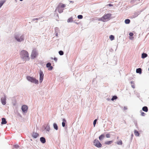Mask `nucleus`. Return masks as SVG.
I'll return each mask as SVG.
<instances>
[{
  "mask_svg": "<svg viewBox=\"0 0 149 149\" xmlns=\"http://www.w3.org/2000/svg\"><path fill=\"white\" fill-rule=\"evenodd\" d=\"M28 107L26 105H23L22 107V109L24 113H26L28 110Z\"/></svg>",
  "mask_w": 149,
  "mask_h": 149,
  "instance_id": "9",
  "label": "nucleus"
},
{
  "mask_svg": "<svg viewBox=\"0 0 149 149\" xmlns=\"http://www.w3.org/2000/svg\"><path fill=\"white\" fill-rule=\"evenodd\" d=\"M117 97L116 96H113V97H112V98L111 99V100L113 101V100H116V99H117Z\"/></svg>",
  "mask_w": 149,
  "mask_h": 149,
  "instance_id": "29",
  "label": "nucleus"
},
{
  "mask_svg": "<svg viewBox=\"0 0 149 149\" xmlns=\"http://www.w3.org/2000/svg\"><path fill=\"white\" fill-rule=\"evenodd\" d=\"M134 134L135 135L137 136H139V132L136 130L134 131Z\"/></svg>",
  "mask_w": 149,
  "mask_h": 149,
  "instance_id": "19",
  "label": "nucleus"
},
{
  "mask_svg": "<svg viewBox=\"0 0 149 149\" xmlns=\"http://www.w3.org/2000/svg\"><path fill=\"white\" fill-rule=\"evenodd\" d=\"M97 120V119H95L93 121V124L94 127L95 126V125L96 124Z\"/></svg>",
  "mask_w": 149,
  "mask_h": 149,
  "instance_id": "33",
  "label": "nucleus"
},
{
  "mask_svg": "<svg viewBox=\"0 0 149 149\" xmlns=\"http://www.w3.org/2000/svg\"><path fill=\"white\" fill-rule=\"evenodd\" d=\"M133 38V37L132 38V37H131V38H130V39H132Z\"/></svg>",
  "mask_w": 149,
  "mask_h": 149,
  "instance_id": "47",
  "label": "nucleus"
},
{
  "mask_svg": "<svg viewBox=\"0 0 149 149\" xmlns=\"http://www.w3.org/2000/svg\"><path fill=\"white\" fill-rule=\"evenodd\" d=\"M73 21L72 18L71 17L68 19L67 20L68 22H72Z\"/></svg>",
  "mask_w": 149,
  "mask_h": 149,
  "instance_id": "25",
  "label": "nucleus"
},
{
  "mask_svg": "<svg viewBox=\"0 0 149 149\" xmlns=\"http://www.w3.org/2000/svg\"><path fill=\"white\" fill-rule=\"evenodd\" d=\"M108 5H109V6H113V5H112V4H109Z\"/></svg>",
  "mask_w": 149,
  "mask_h": 149,
  "instance_id": "43",
  "label": "nucleus"
},
{
  "mask_svg": "<svg viewBox=\"0 0 149 149\" xmlns=\"http://www.w3.org/2000/svg\"><path fill=\"white\" fill-rule=\"evenodd\" d=\"M148 70H149V68H148Z\"/></svg>",
  "mask_w": 149,
  "mask_h": 149,
  "instance_id": "49",
  "label": "nucleus"
},
{
  "mask_svg": "<svg viewBox=\"0 0 149 149\" xmlns=\"http://www.w3.org/2000/svg\"><path fill=\"white\" fill-rule=\"evenodd\" d=\"M49 70H51L53 69L52 66H46Z\"/></svg>",
  "mask_w": 149,
  "mask_h": 149,
  "instance_id": "26",
  "label": "nucleus"
},
{
  "mask_svg": "<svg viewBox=\"0 0 149 149\" xmlns=\"http://www.w3.org/2000/svg\"><path fill=\"white\" fill-rule=\"evenodd\" d=\"M104 134H102L99 136V138L100 140H102L104 138Z\"/></svg>",
  "mask_w": 149,
  "mask_h": 149,
  "instance_id": "21",
  "label": "nucleus"
},
{
  "mask_svg": "<svg viewBox=\"0 0 149 149\" xmlns=\"http://www.w3.org/2000/svg\"><path fill=\"white\" fill-rule=\"evenodd\" d=\"M13 146H14V148H17L19 147V146L18 145H14Z\"/></svg>",
  "mask_w": 149,
  "mask_h": 149,
  "instance_id": "32",
  "label": "nucleus"
},
{
  "mask_svg": "<svg viewBox=\"0 0 149 149\" xmlns=\"http://www.w3.org/2000/svg\"><path fill=\"white\" fill-rule=\"evenodd\" d=\"M142 11H138L134 12L132 16L133 18H135L139 15Z\"/></svg>",
  "mask_w": 149,
  "mask_h": 149,
  "instance_id": "10",
  "label": "nucleus"
},
{
  "mask_svg": "<svg viewBox=\"0 0 149 149\" xmlns=\"http://www.w3.org/2000/svg\"><path fill=\"white\" fill-rule=\"evenodd\" d=\"M125 22L126 24H128L130 22V20L128 19H126L125 20Z\"/></svg>",
  "mask_w": 149,
  "mask_h": 149,
  "instance_id": "24",
  "label": "nucleus"
},
{
  "mask_svg": "<svg viewBox=\"0 0 149 149\" xmlns=\"http://www.w3.org/2000/svg\"><path fill=\"white\" fill-rule=\"evenodd\" d=\"M39 74H40V79H39V81L40 83H41L43 79L44 78V74L43 72L40 70L39 71Z\"/></svg>",
  "mask_w": 149,
  "mask_h": 149,
  "instance_id": "8",
  "label": "nucleus"
},
{
  "mask_svg": "<svg viewBox=\"0 0 149 149\" xmlns=\"http://www.w3.org/2000/svg\"><path fill=\"white\" fill-rule=\"evenodd\" d=\"M21 58L24 61H28L30 57L28 52L26 50H23L21 51L20 53Z\"/></svg>",
  "mask_w": 149,
  "mask_h": 149,
  "instance_id": "1",
  "label": "nucleus"
},
{
  "mask_svg": "<svg viewBox=\"0 0 149 149\" xmlns=\"http://www.w3.org/2000/svg\"><path fill=\"white\" fill-rule=\"evenodd\" d=\"M53 126L54 128L56 130H58V127L56 123H54L53 124Z\"/></svg>",
  "mask_w": 149,
  "mask_h": 149,
  "instance_id": "22",
  "label": "nucleus"
},
{
  "mask_svg": "<svg viewBox=\"0 0 149 149\" xmlns=\"http://www.w3.org/2000/svg\"><path fill=\"white\" fill-rule=\"evenodd\" d=\"M133 33H129V35L130 36H132L133 35Z\"/></svg>",
  "mask_w": 149,
  "mask_h": 149,
  "instance_id": "38",
  "label": "nucleus"
},
{
  "mask_svg": "<svg viewBox=\"0 0 149 149\" xmlns=\"http://www.w3.org/2000/svg\"><path fill=\"white\" fill-rule=\"evenodd\" d=\"M94 145L98 148H100L102 147V145L99 141L97 139H95L93 142Z\"/></svg>",
  "mask_w": 149,
  "mask_h": 149,
  "instance_id": "7",
  "label": "nucleus"
},
{
  "mask_svg": "<svg viewBox=\"0 0 149 149\" xmlns=\"http://www.w3.org/2000/svg\"><path fill=\"white\" fill-rule=\"evenodd\" d=\"M1 124H6L7 123V122L6 121V119L4 118H2V119Z\"/></svg>",
  "mask_w": 149,
  "mask_h": 149,
  "instance_id": "14",
  "label": "nucleus"
},
{
  "mask_svg": "<svg viewBox=\"0 0 149 149\" xmlns=\"http://www.w3.org/2000/svg\"><path fill=\"white\" fill-rule=\"evenodd\" d=\"M114 36L112 35H111L109 36V38L111 40H112L114 39Z\"/></svg>",
  "mask_w": 149,
  "mask_h": 149,
  "instance_id": "27",
  "label": "nucleus"
},
{
  "mask_svg": "<svg viewBox=\"0 0 149 149\" xmlns=\"http://www.w3.org/2000/svg\"><path fill=\"white\" fill-rule=\"evenodd\" d=\"M6 99L5 96L3 97H2L1 99V101L2 104L3 105H5L6 103Z\"/></svg>",
  "mask_w": 149,
  "mask_h": 149,
  "instance_id": "11",
  "label": "nucleus"
},
{
  "mask_svg": "<svg viewBox=\"0 0 149 149\" xmlns=\"http://www.w3.org/2000/svg\"><path fill=\"white\" fill-rule=\"evenodd\" d=\"M14 37L15 40L18 42L23 41L24 40V35H21L19 34H17L15 35Z\"/></svg>",
  "mask_w": 149,
  "mask_h": 149,
  "instance_id": "2",
  "label": "nucleus"
},
{
  "mask_svg": "<svg viewBox=\"0 0 149 149\" xmlns=\"http://www.w3.org/2000/svg\"><path fill=\"white\" fill-rule=\"evenodd\" d=\"M106 137L107 138H110V134H106Z\"/></svg>",
  "mask_w": 149,
  "mask_h": 149,
  "instance_id": "36",
  "label": "nucleus"
},
{
  "mask_svg": "<svg viewBox=\"0 0 149 149\" xmlns=\"http://www.w3.org/2000/svg\"><path fill=\"white\" fill-rule=\"evenodd\" d=\"M54 60L56 62L57 61V58H55L54 59Z\"/></svg>",
  "mask_w": 149,
  "mask_h": 149,
  "instance_id": "40",
  "label": "nucleus"
},
{
  "mask_svg": "<svg viewBox=\"0 0 149 149\" xmlns=\"http://www.w3.org/2000/svg\"><path fill=\"white\" fill-rule=\"evenodd\" d=\"M70 3H74V1H70Z\"/></svg>",
  "mask_w": 149,
  "mask_h": 149,
  "instance_id": "42",
  "label": "nucleus"
},
{
  "mask_svg": "<svg viewBox=\"0 0 149 149\" xmlns=\"http://www.w3.org/2000/svg\"><path fill=\"white\" fill-rule=\"evenodd\" d=\"M77 18L79 19H81L83 18V16L81 15H78L77 16Z\"/></svg>",
  "mask_w": 149,
  "mask_h": 149,
  "instance_id": "31",
  "label": "nucleus"
},
{
  "mask_svg": "<svg viewBox=\"0 0 149 149\" xmlns=\"http://www.w3.org/2000/svg\"><path fill=\"white\" fill-rule=\"evenodd\" d=\"M132 87L133 88H135V86H134V85H132Z\"/></svg>",
  "mask_w": 149,
  "mask_h": 149,
  "instance_id": "44",
  "label": "nucleus"
},
{
  "mask_svg": "<svg viewBox=\"0 0 149 149\" xmlns=\"http://www.w3.org/2000/svg\"><path fill=\"white\" fill-rule=\"evenodd\" d=\"M134 0H132L131 1V3H134Z\"/></svg>",
  "mask_w": 149,
  "mask_h": 149,
  "instance_id": "45",
  "label": "nucleus"
},
{
  "mask_svg": "<svg viewBox=\"0 0 149 149\" xmlns=\"http://www.w3.org/2000/svg\"><path fill=\"white\" fill-rule=\"evenodd\" d=\"M56 33V36H58V33Z\"/></svg>",
  "mask_w": 149,
  "mask_h": 149,
  "instance_id": "41",
  "label": "nucleus"
},
{
  "mask_svg": "<svg viewBox=\"0 0 149 149\" xmlns=\"http://www.w3.org/2000/svg\"><path fill=\"white\" fill-rule=\"evenodd\" d=\"M111 15V14H105L102 17L100 18L99 20L104 22L108 21Z\"/></svg>",
  "mask_w": 149,
  "mask_h": 149,
  "instance_id": "4",
  "label": "nucleus"
},
{
  "mask_svg": "<svg viewBox=\"0 0 149 149\" xmlns=\"http://www.w3.org/2000/svg\"><path fill=\"white\" fill-rule=\"evenodd\" d=\"M55 33H58L59 31V30L58 28L56 27L55 29Z\"/></svg>",
  "mask_w": 149,
  "mask_h": 149,
  "instance_id": "28",
  "label": "nucleus"
},
{
  "mask_svg": "<svg viewBox=\"0 0 149 149\" xmlns=\"http://www.w3.org/2000/svg\"><path fill=\"white\" fill-rule=\"evenodd\" d=\"M63 122L62 123V125L63 127H64L65 126V123H66V120L65 119H63Z\"/></svg>",
  "mask_w": 149,
  "mask_h": 149,
  "instance_id": "20",
  "label": "nucleus"
},
{
  "mask_svg": "<svg viewBox=\"0 0 149 149\" xmlns=\"http://www.w3.org/2000/svg\"><path fill=\"white\" fill-rule=\"evenodd\" d=\"M27 80L35 84H38V81L33 77L28 76L26 77Z\"/></svg>",
  "mask_w": 149,
  "mask_h": 149,
  "instance_id": "5",
  "label": "nucleus"
},
{
  "mask_svg": "<svg viewBox=\"0 0 149 149\" xmlns=\"http://www.w3.org/2000/svg\"><path fill=\"white\" fill-rule=\"evenodd\" d=\"M38 55L36 49H34L32 50L31 55V59H33L36 57Z\"/></svg>",
  "mask_w": 149,
  "mask_h": 149,
  "instance_id": "6",
  "label": "nucleus"
},
{
  "mask_svg": "<svg viewBox=\"0 0 149 149\" xmlns=\"http://www.w3.org/2000/svg\"><path fill=\"white\" fill-rule=\"evenodd\" d=\"M118 138H119V137H118H118H117V139H118Z\"/></svg>",
  "mask_w": 149,
  "mask_h": 149,
  "instance_id": "48",
  "label": "nucleus"
},
{
  "mask_svg": "<svg viewBox=\"0 0 149 149\" xmlns=\"http://www.w3.org/2000/svg\"><path fill=\"white\" fill-rule=\"evenodd\" d=\"M66 5L63 4L61 3H59L56 10H57L59 13H61L63 12V8L66 7Z\"/></svg>",
  "mask_w": 149,
  "mask_h": 149,
  "instance_id": "3",
  "label": "nucleus"
},
{
  "mask_svg": "<svg viewBox=\"0 0 149 149\" xmlns=\"http://www.w3.org/2000/svg\"><path fill=\"white\" fill-rule=\"evenodd\" d=\"M145 114H146L143 112H142L141 113V115L142 116H144Z\"/></svg>",
  "mask_w": 149,
  "mask_h": 149,
  "instance_id": "37",
  "label": "nucleus"
},
{
  "mask_svg": "<svg viewBox=\"0 0 149 149\" xmlns=\"http://www.w3.org/2000/svg\"><path fill=\"white\" fill-rule=\"evenodd\" d=\"M4 2H0V8L1 7L3 4Z\"/></svg>",
  "mask_w": 149,
  "mask_h": 149,
  "instance_id": "34",
  "label": "nucleus"
},
{
  "mask_svg": "<svg viewBox=\"0 0 149 149\" xmlns=\"http://www.w3.org/2000/svg\"><path fill=\"white\" fill-rule=\"evenodd\" d=\"M38 136V133L34 132H33L32 135V137L35 138H37Z\"/></svg>",
  "mask_w": 149,
  "mask_h": 149,
  "instance_id": "12",
  "label": "nucleus"
},
{
  "mask_svg": "<svg viewBox=\"0 0 149 149\" xmlns=\"http://www.w3.org/2000/svg\"><path fill=\"white\" fill-rule=\"evenodd\" d=\"M58 53L59 54L61 55H63L64 54L63 52L62 51H60Z\"/></svg>",
  "mask_w": 149,
  "mask_h": 149,
  "instance_id": "30",
  "label": "nucleus"
},
{
  "mask_svg": "<svg viewBox=\"0 0 149 149\" xmlns=\"http://www.w3.org/2000/svg\"><path fill=\"white\" fill-rule=\"evenodd\" d=\"M40 19V18H34V19H32V21H35V20H38V19Z\"/></svg>",
  "mask_w": 149,
  "mask_h": 149,
  "instance_id": "35",
  "label": "nucleus"
},
{
  "mask_svg": "<svg viewBox=\"0 0 149 149\" xmlns=\"http://www.w3.org/2000/svg\"><path fill=\"white\" fill-rule=\"evenodd\" d=\"M40 139L41 142L43 143H45L46 142L45 139L44 137H41Z\"/></svg>",
  "mask_w": 149,
  "mask_h": 149,
  "instance_id": "13",
  "label": "nucleus"
},
{
  "mask_svg": "<svg viewBox=\"0 0 149 149\" xmlns=\"http://www.w3.org/2000/svg\"><path fill=\"white\" fill-rule=\"evenodd\" d=\"M117 144L118 145H122L123 144L122 141L121 140L117 141Z\"/></svg>",
  "mask_w": 149,
  "mask_h": 149,
  "instance_id": "23",
  "label": "nucleus"
},
{
  "mask_svg": "<svg viewBox=\"0 0 149 149\" xmlns=\"http://www.w3.org/2000/svg\"><path fill=\"white\" fill-rule=\"evenodd\" d=\"M113 142L112 141H108L105 142V144L106 145H109Z\"/></svg>",
  "mask_w": 149,
  "mask_h": 149,
  "instance_id": "17",
  "label": "nucleus"
},
{
  "mask_svg": "<svg viewBox=\"0 0 149 149\" xmlns=\"http://www.w3.org/2000/svg\"><path fill=\"white\" fill-rule=\"evenodd\" d=\"M142 110L143 111L147 112L148 111V108L147 107H144L142 108Z\"/></svg>",
  "mask_w": 149,
  "mask_h": 149,
  "instance_id": "18",
  "label": "nucleus"
},
{
  "mask_svg": "<svg viewBox=\"0 0 149 149\" xmlns=\"http://www.w3.org/2000/svg\"><path fill=\"white\" fill-rule=\"evenodd\" d=\"M147 56L148 55L147 54L145 53H143L142 54L141 57L143 58H146V57H147Z\"/></svg>",
  "mask_w": 149,
  "mask_h": 149,
  "instance_id": "16",
  "label": "nucleus"
},
{
  "mask_svg": "<svg viewBox=\"0 0 149 149\" xmlns=\"http://www.w3.org/2000/svg\"><path fill=\"white\" fill-rule=\"evenodd\" d=\"M141 68H139L137 69L136 70V72L137 73H139L140 74L141 73Z\"/></svg>",
  "mask_w": 149,
  "mask_h": 149,
  "instance_id": "15",
  "label": "nucleus"
},
{
  "mask_svg": "<svg viewBox=\"0 0 149 149\" xmlns=\"http://www.w3.org/2000/svg\"><path fill=\"white\" fill-rule=\"evenodd\" d=\"M133 83H134V82H133V81H131V84H133Z\"/></svg>",
  "mask_w": 149,
  "mask_h": 149,
  "instance_id": "46",
  "label": "nucleus"
},
{
  "mask_svg": "<svg viewBox=\"0 0 149 149\" xmlns=\"http://www.w3.org/2000/svg\"><path fill=\"white\" fill-rule=\"evenodd\" d=\"M46 65H51V64L50 63H48L46 64Z\"/></svg>",
  "mask_w": 149,
  "mask_h": 149,
  "instance_id": "39",
  "label": "nucleus"
}]
</instances>
